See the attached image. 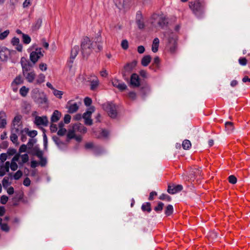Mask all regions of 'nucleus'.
I'll return each instance as SVG.
<instances>
[{
    "instance_id": "nucleus-1",
    "label": "nucleus",
    "mask_w": 250,
    "mask_h": 250,
    "mask_svg": "<svg viewBox=\"0 0 250 250\" xmlns=\"http://www.w3.org/2000/svg\"><path fill=\"white\" fill-rule=\"evenodd\" d=\"M95 37V44H97V48L94 47L93 42L87 37H85L82 41L81 44V51L83 58H87L92 52L93 49L96 52L101 51L102 48V38L101 33L99 31Z\"/></svg>"
},
{
    "instance_id": "nucleus-2",
    "label": "nucleus",
    "mask_w": 250,
    "mask_h": 250,
    "mask_svg": "<svg viewBox=\"0 0 250 250\" xmlns=\"http://www.w3.org/2000/svg\"><path fill=\"white\" fill-rule=\"evenodd\" d=\"M165 36L168 37V42L167 47L171 53H174L177 49V37L173 33L167 31L165 33Z\"/></svg>"
},
{
    "instance_id": "nucleus-3",
    "label": "nucleus",
    "mask_w": 250,
    "mask_h": 250,
    "mask_svg": "<svg viewBox=\"0 0 250 250\" xmlns=\"http://www.w3.org/2000/svg\"><path fill=\"white\" fill-rule=\"evenodd\" d=\"M189 6L193 13L198 17H201L204 13L205 4L199 0L190 2Z\"/></svg>"
},
{
    "instance_id": "nucleus-4",
    "label": "nucleus",
    "mask_w": 250,
    "mask_h": 250,
    "mask_svg": "<svg viewBox=\"0 0 250 250\" xmlns=\"http://www.w3.org/2000/svg\"><path fill=\"white\" fill-rule=\"evenodd\" d=\"M152 18L154 21H152V24L154 26L159 27L163 29L168 23L167 19L164 16L154 15Z\"/></svg>"
},
{
    "instance_id": "nucleus-5",
    "label": "nucleus",
    "mask_w": 250,
    "mask_h": 250,
    "mask_svg": "<svg viewBox=\"0 0 250 250\" xmlns=\"http://www.w3.org/2000/svg\"><path fill=\"white\" fill-rule=\"evenodd\" d=\"M103 108L104 110L106 111L109 116L114 118L117 116L116 107L114 104L112 103H106L103 104Z\"/></svg>"
},
{
    "instance_id": "nucleus-6",
    "label": "nucleus",
    "mask_w": 250,
    "mask_h": 250,
    "mask_svg": "<svg viewBox=\"0 0 250 250\" xmlns=\"http://www.w3.org/2000/svg\"><path fill=\"white\" fill-rule=\"evenodd\" d=\"M21 63L22 67L23 74L31 71V68L33 67L34 65L33 64L31 63L23 57L21 58Z\"/></svg>"
},
{
    "instance_id": "nucleus-7",
    "label": "nucleus",
    "mask_w": 250,
    "mask_h": 250,
    "mask_svg": "<svg viewBox=\"0 0 250 250\" xmlns=\"http://www.w3.org/2000/svg\"><path fill=\"white\" fill-rule=\"evenodd\" d=\"M41 48H37L36 51L32 52L30 54V59L34 64L38 60L43 56V54L41 51Z\"/></svg>"
},
{
    "instance_id": "nucleus-8",
    "label": "nucleus",
    "mask_w": 250,
    "mask_h": 250,
    "mask_svg": "<svg viewBox=\"0 0 250 250\" xmlns=\"http://www.w3.org/2000/svg\"><path fill=\"white\" fill-rule=\"evenodd\" d=\"M14 52V51H11L7 48H2L0 50V60L2 61H6L9 58L11 53Z\"/></svg>"
},
{
    "instance_id": "nucleus-9",
    "label": "nucleus",
    "mask_w": 250,
    "mask_h": 250,
    "mask_svg": "<svg viewBox=\"0 0 250 250\" xmlns=\"http://www.w3.org/2000/svg\"><path fill=\"white\" fill-rule=\"evenodd\" d=\"M90 77V78H88L90 83V89L93 91L97 88L100 82L98 78L96 76L91 75Z\"/></svg>"
},
{
    "instance_id": "nucleus-10",
    "label": "nucleus",
    "mask_w": 250,
    "mask_h": 250,
    "mask_svg": "<svg viewBox=\"0 0 250 250\" xmlns=\"http://www.w3.org/2000/svg\"><path fill=\"white\" fill-rule=\"evenodd\" d=\"M136 22L137 24L138 27L142 29L145 27V24L144 22V19L143 15L140 11H138L136 15Z\"/></svg>"
},
{
    "instance_id": "nucleus-11",
    "label": "nucleus",
    "mask_w": 250,
    "mask_h": 250,
    "mask_svg": "<svg viewBox=\"0 0 250 250\" xmlns=\"http://www.w3.org/2000/svg\"><path fill=\"white\" fill-rule=\"evenodd\" d=\"M66 108L68 109V112L72 114L76 112L79 109V105L76 103H72L69 101L66 105Z\"/></svg>"
},
{
    "instance_id": "nucleus-12",
    "label": "nucleus",
    "mask_w": 250,
    "mask_h": 250,
    "mask_svg": "<svg viewBox=\"0 0 250 250\" xmlns=\"http://www.w3.org/2000/svg\"><path fill=\"white\" fill-rule=\"evenodd\" d=\"M35 123L37 125L47 126L48 125V121L47 118L46 116H37L35 118Z\"/></svg>"
},
{
    "instance_id": "nucleus-13",
    "label": "nucleus",
    "mask_w": 250,
    "mask_h": 250,
    "mask_svg": "<svg viewBox=\"0 0 250 250\" xmlns=\"http://www.w3.org/2000/svg\"><path fill=\"white\" fill-rule=\"evenodd\" d=\"M113 86L117 88L120 91H123L125 90V84L123 82L117 79H114L111 81Z\"/></svg>"
},
{
    "instance_id": "nucleus-14",
    "label": "nucleus",
    "mask_w": 250,
    "mask_h": 250,
    "mask_svg": "<svg viewBox=\"0 0 250 250\" xmlns=\"http://www.w3.org/2000/svg\"><path fill=\"white\" fill-rule=\"evenodd\" d=\"M183 189V187L181 185L176 186H168L167 192L169 194H174L176 193L181 191Z\"/></svg>"
},
{
    "instance_id": "nucleus-15",
    "label": "nucleus",
    "mask_w": 250,
    "mask_h": 250,
    "mask_svg": "<svg viewBox=\"0 0 250 250\" xmlns=\"http://www.w3.org/2000/svg\"><path fill=\"white\" fill-rule=\"evenodd\" d=\"M52 140L59 148L62 149L66 147L67 143L62 141L58 137L54 136L52 137Z\"/></svg>"
},
{
    "instance_id": "nucleus-16",
    "label": "nucleus",
    "mask_w": 250,
    "mask_h": 250,
    "mask_svg": "<svg viewBox=\"0 0 250 250\" xmlns=\"http://www.w3.org/2000/svg\"><path fill=\"white\" fill-rule=\"evenodd\" d=\"M73 128L74 129V130L76 132V133L78 132L84 134L86 133L87 131L86 128L81 124H75L73 125Z\"/></svg>"
},
{
    "instance_id": "nucleus-17",
    "label": "nucleus",
    "mask_w": 250,
    "mask_h": 250,
    "mask_svg": "<svg viewBox=\"0 0 250 250\" xmlns=\"http://www.w3.org/2000/svg\"><path fill=\"white\" fill-rule=\"evenodd\" d=\"M20 132V129L18 127H15V128H12L11 134L10 136L11 141L15 143L18 141V136L17 134H18Z\"/></svg>"
},
{
    "instance_id": "nucleus-18",
    "label": "nucleus",
    "mask_w": 250,
    "mask_h": 250,
    "mask_svg": "<svg viewBox=\"0 0 250 250\" xmlns=\"http://www.w3.org/2000/svg\"><path fill=\"white\" fill-rule=\"evenodd\" d=\"M27 81L30 83L33 82L36 77V74L34 71L27 72L23 74Z\"/></svg>"
},
{
    "instance_id": "nucleus-19",
    "label": "nucleus",
    "mask_w": 250,
    "mask_h": 250,
    "mask_svg": "<svg viewBox=\"0 0 250 250\" xmlns=\"http://www.w3.org/2000/svg\"><path fill=\"white\" fill-rule=\"evenodd\" d=\"M130 84L135 87H137L140 85V81L139 76L137 74H133L131 75L130 79Z\"/></svg>"
},
{
    "instance_id": "nucleus-20",
    "label": "nucleus",
    "mask_w": 250,
    "mask_h": 250,
    "mask_svg": "<svg viewBox=\"0 0 250 250\" xmlns=\"http://www.w3.org/2000/svg\"><path fill=\"white\" fill-rule=\"evenodd\" d=\"M79 51V47L78 45L74 46L71 49L70 60V62L73 63V60L77 56Z\"/></svg>"
},
{
    "instance_id": "nucleus-21",
    "label": "nucleus",
    "mask_w": 250,
    "mask_h": 250,
    "mask_svg": "<svg viewBox=\"0 0 250 250\" xmlns=\"http://www.w3.org/2000/svg\"><path fill=\"white\" fill-rule=\"evenodd\" d=\"M6 113L3 111H0V128H4L6 125Z\"/></svg>"
},
{
    "instance_id": "nucleus-22",
    "label": "nucleus",
    "mask_w": 250,
    "mask_h": 250,
    "mask_svg": "<svg viewBox=\"0 0 250 250\" xmlns=\"http://www.w3.org/2000/svg\"><path fill=\"white\" fill-rule=\"evenodd\" d=\"M61 116V113L58 110H55L51 116V121L52 123L57 122L59 120Z\"/></svg>"
},
{
    "instance_id": "nucleus-23",
    "label": "nucleus",
    "mask_w": 250,
    "mask_h": 250,
    "mask_svg": "<svg viewBox=\"0 0 250 250\" xmlns=\"http://www.w3.org/2000/svg\"><path fill=\"white\" fill-rule=\"evenodd\" d=\"M31 153L33 155L36 156L37 157H41L43 155V153L38 146L32 148Z\"/></svg>"
},
{
    "instance_id": "nucleus-24",
    "label": "nucleus",
    "mask_w": 250,
    "mask_h": 250,
    "mask_svg": "<svg viewBox=\"0 0 250 250\" xmlns=\"http://www.w3.org/2000/svg\"><path fill=\"white\" fill-rule=\"evenodd\" d=\"M35 101L39 104H43L46 103L47 101V98L46 96L42 93V94H39V97L36 98Z\"/></svg>"
},
{
    "instance_id": "nucleus-25",
    "label": "nucleus",
    "mask_w": 250,
    "mask_h": 250,
    "mask_svg": "<svg viewBox=\"0 0 250 250\" xmlns=\"http://www.w3.org/2000/svg\"><path fill=\"white\" fill-rule=\"evenodd\" d=\"M151 60V58L150 56L146 55L142 58L141 61V64L144 66H146L150 62Z\"/></svg>"
},
{
    "instance_id": "nucleus-26",
    "label": "nucleus",
    "mask_w": 250,
    "mask_h": 250,
    "mask_svg": "<svg viewBox=\"0 0 250 250\" xmlns=\"http://www.w3.org/2000/svg\"><path fill=\"white\" fill-rule=\"evenodd\" d=\"M137 61L135 60H133L131 62L126 64V71H131L136 66Z\"/></svg>"
},
{
    "instance_id": "nucleus-27",
    "label": "nucleus",
    "mask_w": 250,
    "mask_h": 250,
    "mask_svg": "<svg viewBox=\"0 0 250 250\" xmlns=\"http://www.w3.org/2000/svg\"><path fill=\"white\" fill-rule=\"evenodd\" d=\"M23 83V80L21 75L17 76L12 83V86H14V85H17Z\"/></svg>"
},
{
    "instance_id": "nucleus-28",
    "label": "nucleus",
    "mask_w": 250,
    "mask_h": 250,
    "mask_svg": "<svg viewBox=\"0 0 250 250\" xmlns=\"http://www.w3.org/2000/svg\"><path fill=\"white\" fill-rule=\"evenodd\" d=\"M159 44V40L158 38H156L154 39L153 41V43L152 45V51L155 53L158 50V47Z\"/></svg>"
},
{
    "instance_id": "nucleus-29",
    "label": "nucleus",
    "mask_w": 250,
    "mask_h": 250,
    "mask_svg": "<svg viewBox=\"0 0 250 250\" xmlns=\"http://www.w3.org/2000/svg\"><path fill=\"white\" fill-rule=\"evenodd\" d=\"M95 110V108L94 106L90 107L88 110L83 113V119L87 118H91V115L93 112H94Z\"/></svg>"
},
{
    "instance_id": "nucleus-30",
    "label": "nucleus",
    "mask_w": 250,
    "mask_h": 250,
    "mask_svg": "<svg viewBox=\"0 0 250 250\" xmlns=\"http://www.w3.org/2000/svg\"><path fill=\"white\" fill-rule=\"evenodd\" d=\"M42 23V19L41 18H38L35 21V22L32 25V29L33 30H38Z\"/></svg>"
},
{
    "instance_id": "nucleus-31",
    "label": "nucleus",
    "mask_w": 250,
    "mask_h": 250,
    "mask_svg": "<svg viewBox=\"0 0 250 250\" xmlns=\"http://www.w3.org/2000/svg\"><path fill=\"white\" fill-rule=\"evenodd\" d=\"M21 119V116L19 115H17L14 117L13 121V127L12 128H15V127L19 128V125H18V124L20 123Z\"/></svg>"
},
{
    "instance_id": "nucleus-32",
    "label": "nucleus",
    "mask_w": 250,
    "mask_h": 250,
    "mask_svg": "<svg viewBox=\"0 0 250 250\" xmlns=\"http://www.w3.org/2000/svg\"><path fill=\"white\" fill-rule=\"evenodd\" d=\"M75 133L76 132L74 130L73 128L71 130H69L67 134L66 142H68L70 139L74 138Z\"/></svg>"
},
{
    "instance_id": "nucleus-33",
    "label": "nucleus",
    "mask_w": 250,
    "mask_h": 250,
    "mask_svg": "<svg viewBox=\"0 0 250 250\" xmlns=\"http://www.w3.org/2000/svg\"><path fill=\"white\" fill-rule=\"evenodd\" d=\"M141 208L144 211H146L149 212L151 210V204L150 203L148 202H146L143 204Z\"/></svg>"
},
{
    "instance_id": "nucleus-34",
    "label": "nucleus",
    "mask_w": 250,
    "mask_h": 250,
    "mask_svg": "<svg viewBox=\"0 0 250 250\" xmlns=\"http://www.w3.org/2000/svg\"><path fill=\"white\" fill-rule=\"evenodd\" d=\"M225 126L226 130L229 132H231L234 129L233 126V124L232 122H227L225 124Z\"/></svg>"
},
{
    "instance_id": "nucleus-35",
    "label": "nucleus",
    "mask_w": 250,
    "mask_h": 250,
    "mask_svg": "<svg viewBox=\"0 0 250 250\" xmlns=\"http://www.w3.org/2000/svg\"><path fill=\"white\" fill-rule=\"evenodd\" d=\"M191 146V142L188 140H185L182 143V146L184 149H188Z\"/></svg>"
},
{
    "instance_id": "nucleus-36",
    "label": "nucleus",
    "mask_w": 250,
    "mask_h": 250,
    "mask_svg": "<svg viewBox=\"0 0 250 250\" xmlns=\"http://www.w3.org/2000/svg\"><path fill=\"white\" fill-rule=\"evenodd\" d=\"M173 206L171 205H168L166 208L165 214L167 216H169L173 213Z\"/></svg>"
},
{
    "instance_id": "nucleus-37",
    "label": "nucleus",
    "mask_w": 250,
    "mask_h": 250,
    "mask_svg": "<svg viewBox=\"0 0 250 250\" xmlns=\"http://www.w3.org/2000/svg\"><path fill=\"white\" fill-rule=\"evenodd\" d=\"M28 91L29 89L25 86H23L20 90V93L22 96L25 97L27 94Z\"/></svg>"
},
{
    "instance_id": "nucleus-38",
    "label": "nucleus",
    "mask_w": 250,
    "mask_h": 250,
    "mask_svg": "<svg viewBox=\"0 0 250 250\" xmlns=\"http://www.w3.org/2000/svg\"><path fill=\"white\" fill-rule=\"evenodd\" d=\"M22 42L25 44H29L31 42V38L28 35L22 34Z\"/></svg>"
},
{
    "instance_id": "nucleus-39",
    "label": "nucleus",
    "mask_w": 250,
    "mask_h": 250,
    "mask_svg": "<svg viewBox=\"0 0 250 250\" xmlns=\"http://www.w3.org/2000/svg\"><path fill=\"white\" fill-rule=\"evenodd\" d=\"M44 80H45L44 75L43 74H40V75H39V76L36 80V83L37 84H40V83L44 82Z\"/></svg>"
},
{
    "instance_id": "nucleus-40",
    "label": "nucleus",
    "mask_w": 250,
    "mask_h": 250,
    "mask_svg": "<svg viewBox=\"0 0 250 250\" xmlns=\"http://www.w3.org/2000/svg\"><path fill=\"white\" fill-rule=\"evenodd\" d=\"M36 143V139L33 138L29 139L27 145L28 149H31L33 147L34 144H35Z\"/></svg>"
},
{
    "instance_id": "nucleus-41",
    "label": "nucleus",
    "mask_w": 250,
    "mask_h": 250,
    "mask_svg": "<svg viewBox=\"0 0 250 250\" xmlns=\"http://www.w3.org/2000/svg\"><path fill=\"white\" fill-rule=\"evenodd\" d=\"M40 159V161L39 162V164L42 167H44L46 163H47V160L46 158L43 157V155L41 156V157H38Z\"/></svg>"
},
{
    "instance_id": "nucleus-42",
    "label": "nucleus",
    "mask_w": 250,
    "mask_h": 250,
    "mask_svg": "<svg viewBox=\"0 0 250 250\" xmlns=\"http://www.w3.org/2000/svg\"><path fill=\"white\" fill-rule=\"evenodd\" d=\"M22 175V172L19 170L14 175V178L15 180L19 179Z\"/></svg>"
},
{
    "instance_id": "nucleus-43",
    "label": "nucleus",
    "mask_w": 250,
    "mask_h": 250,
    "mask_svg": "<svg viewBox=\"0 0 250 250\" xmlns=\"http://www.w3.org/2000/svg\"><path fill=\"white\" fill-rule=\"evenodd\" d=\"M53 93L55 96L61 99L62 97V95L63 94V92L62 91L58 90L56 89H54Z\"/></svg>"
},
{
    "instance_id": "nucleus-44",
    "label": "nucleus",
    "mask_w": 250,
    "mask_h": 250,
    "mask_svg": "<svg viewBox=\"0 0 250 250\" xmlns=\"http://www.w3.org/2000/svg\"><path fill=\"white\" fill-rule=\"evenodd\" d=\"M229 181L232 184H235L237 182V178L234 175H230L229 177Z\"/></svg>"
},
{
    "instance_id": "nucleus-45",
    "label": "nucleus",
    "mask_w": 250,
    "mask_h": 250,
    "mask_svg": "<svg viewBox=\"0 0 250 250\" xmlns=\"http://www.w3.org/2000/svg\"><path fill=\"white\" fill-rule=\"evenodd\" d=\"M159 199L162 200H166L168 201H170L171 200V197L166 194H162L161 195H160Z\"/></svg>"
},
{
    "instance_id": "nucleus-46",
    "label": "nucleus",
    "mask_w": 250,
    "mask_h": 250,
    "mask_svg": "<svg viewBox=\"0 0 250 250\" xmlns=\"http://www.w3.org/2000/svg\"><path fill=\"white\" fill-rule=\"evenodd\" d=\"M9 34V31L8 30H5L3 32L1 33L0 35V40H2L4 39L6 37H7Z\"/></svg>"
},
{
    "instance_id": "nucleus-47",
    "label": "nucleus",
    "mask_w": 250,
    "mask_h": 250,
    "mask_svg": "<svg viewBox=\"0 0 250 250\" xmlns=\"http://www.w3.org/2000/svg\"><path fill=\"white\" fill-rule=\"evenodd\" d=\"M67 132V130L65 128H60L57 132V134L59 136H64Z\"/></svg>"
},
{
    "instance_id": "nucleus-48",
    "label": "nucleus",
    "mask_w": 250,
    "mask_h": 250,
    "mask_svg": "<svg viewBox=\"0 0 250 250\" xmlns=\"http://www.w3.org/2000/svg\"><path fill=\"white\" fill-rule=\"evenodd\" d=\"M164 204L162 202H159L157 207H155L154 210L156 211H161L163 209Z\"/></svg>"
},
{
    "instance_id": "nucleus-49",
    "label": "nucleus",
    "mask_w": 250,
    "mask_h": 250,
    "mask_svg": "<svg viewBox=\"0 0 250 250\" xmlns=\"http://www.w3.org/2000/svg\"><path fill=\"white\" fill-rule=\"evenodd\" d=\"M20 157H21V158L22 159V163H26L29 160V157L27 154H24L20 155Z\"/></svg>"
},
{
    "instance_id": "nucleus-50",
    "label": "nucleus",
    "mask_w": 250,
    "mask_h": 250,
    "mask_svg": "<svg viewBox=\"0 0 250 250\" xmlns=\"http://www.w3.org/2000/svg\"><path fill=\"white\" fill-rule=\"evenodd\" d=\"M240 65L245 66L247 63V60L245 58H240L238 60Z\"/></svg>"
},
{
    "instance_id": "nucleus-51",
    "label": "nucleus",
    "mask_w": 250,
    "mask_h": 250,
    "mask_svg": "<svg viewBox=\"0 0 250 250\" xmlns=\"http://www.w3.org/2000/svg\"><path fill=\"white\" fill-rule=\"evenodd\" d=\"M0 227L2 230L5 232L9 231L10 228L7 224H2Z\"/></svg>"
},
{
    "instance_id": "nucleus-52",
    "label": "nucleus",
    "mask_w": 250,
    "mask_h": 250,
    "mask_svg": "<svg viewBox=\"0 0 250 250\" xmlns=\"http://www.w3.org/2000/svg\"><path fill=\"white\" fill-rule=\"evenodd\" d=\"M27 134L31 138H34L37 135V131L36 130L28 131L27 129Z\"/></svg>"
},
{
    "instance_id": "nucleus-53",
    "label": "nucleus",
    "mask_w": 250,
    "mask_h": 250,
    "mask_svg": "<svg viewBox=\"0 0 250 250\" xmlns=\"http://www.w3.org/2000/svg\"><path fill=\"white\" fill-rule=\"evenodd\" d=\"M18 167V166L16 162H11L10 163V168L12 170L15 171L17 169Z\"/></svg>"
},
{
    "instance_id": "nucleus-54",
    "label": "nucleus",
    "mask_w": 250,
    "mask_h": 250,
    "mask_svg": "<svg viewBox=\"0 0 250 250\" xmlns=\"http://www.w3.org/2000/svg\"><path fill=\"white\" fill-rule=\"evenodd\" d=\"M84 104L88 106H89L92 103V100L89 97H86L84 99Z\"/></svg>"
},
{
    "instance_id": "nucleus-55",
    "label": "nucleus",
    "mask_w": 250,
    "mask_h": 250,
    "mask_svg": "<svg viewBox=\"0 0 250 250\" xmlns=\"http://www.w3.org/2000/svg\"><path fill=\"white\" fill-rule=\"evenodd\" d=\"M108 134V132L107 131H106L105 130H103L101 132L100 135L96 136V137L98 138L102 137H106L107 136Z\"/></svg>"
},
{
    "instance_id": "nucleus-56",
    "label": "nucleus",
    "mask_w": 250,
    "mask_h": 250,
    "mask_svg": "<svg viewBox=\"0 0 250 250\" xmlns=\"http://www.w3.org/2000/svg\"><path fill=\"white\" fill-rule=\"evenodd\" d=\"M8 178L5 177L2 180V185L4 188H6L9 185Z\"/></svg>"
},
{
    "instance_id": "nucleus-57",
    "label": "nucleus",
    "mask_w": 250,
    "mask_h": 250,
    "mask_svg": "<svg viewBox=\"0 0 250 250\" xmlns=\"http://www.w3.org/2000/svg\"><path fill=\"white\" fill-rule=\"evenodd\" d=\"M17 152V150L15 148H9L7 150V154L9 155L12 156L15 154Z\"/></svg>"
},
{
    "instance_id": "nucleus-58",
    "label": "nucleus",
    "mask_w": 250,
    "mask_h": 250,
    "mask_svg": "<svg viewBox=\"0 0 250 250\" xmlns=\"http://www.w3.org/2000/svg\"><path fill=\"white\" fill-rule=\"evenodd\" d=\"M150 90L149 88H145L143 89V98H145L146 95L149 93Z\"/></svg>"
},
{
    "instance_id": "nucleus-59",
    "label": "nucleus",
    "mask_w": 250,
    "mask_h": 250,
    "mask_svg": "<svg viewBox=\"0 0 250 250\" xmlns=\"http://www.w3.org/2000/svg\"><path fill=\"white\" fill-rule=\"evenodd\" d=\"M71 116L69 114H66L64 116L63 121L65 124H68L70 123L71 120Z\"/></svg>"
},
{
    "instance_id": "nucleus-60",
    "label": "nucleus",
    "mask_w": 250,
    "mask_h": 250,
    "mask_svg": "<svg viewBox=\"0 0 250 250\" xmlns=\"http://www.w3.org/2000/svg\"><path fill=\"white\" fill-rule=\"evenodd\" d=\"M160 60L159 58L158 57H156L154 59L153 64L155 65L156 66V67H158L159 64L160 63Z\"/></svg>"
},
{
    "instance_id": "nucleus-61",
    "label": "nucleus",
    "mask_w": 250,
    "mask_h": 250,
    "mask_svg": "<svg viewBox=\"0 0 250 250\" xmlns=\"http://www.w3.org/2000/svg\"><path fill=\"white\" fill-rule=\"evenodd\" d=\"M11 42L14 45H18V44H19L20 42V40L18 38L14 37L12 39Z\"/></svg>"
},
{
    "instance_id": "nucleus-62",
    "label": "nucleus",
    "mask_w": 250,
    "mask_h": 250,
    "mask_svg": "<svg viewBox=\"0 0 250 250\" xmlns=\"http://www.w3.org/2000/svg\"><path fill=\"white\" fill-rule=\"evenodd\" d=\"M27 147H28L27 145H22L20 147L19 152L21 153V152H25L26 151Z\"/></svg>"
},
{
    "instance_id": "nucleus-63",
    "label": "nucleus",
    "mask_w": 250,
    "mask_h": 250,
    "mask_svg": "<svg viewBox=\"0 0 250 250\" xmlns=\"http://www.w3.org/2000/svg\"><path fill=\"white\" fill-rule=\"evenodd\" d=\"M7 158V155L6 153H1L0 155V160L2 162H4Z\"/></svg>"
},
{
    "instance_id": "nucleus-64",
    "label": "nucleus",
    "mask_w": 250,
    "mask_h": 250,
    "mask_svg": "<svg viewBox=\"0 0 250 250\" xmlns=\"http://www.w3.org/2000/svg\"><path fill=\"white\" fill-rule=\"evenodd\" d=\"M8 198L6 195H2L1 197V203L2 204H5L7 201H8Z\"/></svg>"
}]
</instances>
